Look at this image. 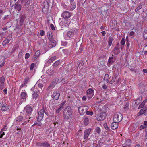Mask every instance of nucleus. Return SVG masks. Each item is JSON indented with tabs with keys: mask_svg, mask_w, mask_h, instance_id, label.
I'll return each instance as SVG.
<instances>
[{
	"mask_svg": "<svg viewBox=\"0 0 147 147\" xmlns=\"http://www.w3.org/2000/svg\"><path fill=\"white\" fill-rule=\"evenodd\" d=\"M72 113V110L71 107L68 106L65 109L63 113V116L65 119L68 120L71 118Z\"/></svg>",
	"mask_w": 147,
	"mask_h": 147,
	"instance_id": "nucleus-1",
	"label": "nucleus"
},
{
	"mask_svg": "<svg viewBox=\"0 0 147 147\" xmlns=\"http://www.w3.org/2000/svg\"><path fill=\"white\" fill-rule=\"evenodd\" d=\"M116 76H115L113 75L112 77V79H110L111 77H109V76L108 74H106L105 75L104 80L107 83H109L110 84L113 83L115 81Z\"/></svg>",
	"mask_w": 147,
	"mask_h": 147,
	"instance_id": "nucleus-2",
	"label": "nucleus"
},
{
	"mask_svg": "<svg viewBox=\"0 0 147 147\" xmlns=\"http://www.w3.org/2000/svg\"><path fill=\"white\" fill-rule=\"evenodd\" d=\"M123 118V116L121 113H116L114 115L113 118L114 121L119 122L121 121Z\"/></svg>",
	"mask_w": 147,
	"mask_h": 147,
	"instance_id": "nucleus-3",
	"label": "nucleus"
},
{
	"mask_svg": "<svg viewBox=\"0 0 147 147\" xmlns=\"http://www.w3.org/2000/svg\"><path fill=\"white\" fill-rule=\"evenodd\" d=\"M108 6L107 5H104L102 7L101 11V14L104 16H107L109 13V12H108Z\"/></svg>",
	"mask_w": 147,
	"mask_h": 147,
	"instance_id": "nucleus-4",
	"label": "nucleus"
},
{
	"mask_svg": "<svg viewBox=\"0 0 147 147\" xmlns=\"http://www.w3.org/2000/svg\"><path fill=\"white\" fill-rule=\"evenodd\" d=\"M31 90H32V95L33 98L35 99H37L38 96V90L35 88V86L33 87Z\"/></svg>",
	"mask_w": 147,
	"mask_h": 147,
	"instance_id": "nucleus-5",
	"label": "nucleus"
},
{
	"mask_svg": "<svg viewBox=\"0 0 147 147\" xmlns=\"http://www.w3.org/2000/svg\"><path fill=\"white\" fill-rule=\"evenodd\" d=\"M88 109V107L85 106L79 107L78 108V111L80 115H82L86 112Z\"/></svg>",
	"mask_w": 147,
	"mask_h": 147,
	"instance_id": "nucleus-6",
	"label": "nucleus"
},
{
	"mask_svg": "<svg viewBox=\"0 0 147 147\" xmlns=\"http://www.w3.org/2000/svg\"><path fill=\"white\" fill-rule=\"evenodd\" d=\"M106 117V114L105 112H102L98 114L97 116V119L98 121H102L104 120Z\"/></svg>",
	"mask_w": 147,
	"mask_h": 147,
	"instance_id": "nucleus-7",
	"label": "nucleus"
},
{
	"mask_svg": "<svg viewBox=\"0 0 147 147\" xmlns=\"http://www.w3.org/2000/svg\"><path fill=\"white\" fill-rule=\"evenodd\" d=\"M86 93L88 98L90 99L94 95V90L92 88H89L87 90Z\"/></svg>",
	"mask_w": 147,
	"mask_h": 147,
	"instance_id": "nucleus-8",
	"label": "nucleus"
},
{
	"mask_svg": "<svg viewBox=\"0 0 147 147\" xmlns=\"http://www.w3.org/2000/svg\"><path fill=\"white\" fill-rule=\"evenodd\" d=\"M60 95L59 92V91L56 90L53 92L51 96L54 100H56L58 99Z\"/></svg>",
	"mask_w": 147,
	"mask_h": 147,
	"instance_id": "nucleus-9",
	"label": "nucleus"
},
{
	"mask_svg": "<svg viewBox=\"0 0 147 147\" xmlns=\"http://www.w3.org/2000/svg\"><path fill=\"white\" fill-rule=\"evenodd\" d=\"M59 79L56 78L54 79L52 82L50 86L48 88V89H53L54 86L58 82Z\"/></svg>",
	"mask_w": 147,
	"mask_h": 147,
	"instance_id": "nucleus-10",
	"label": "nucleus"
},
{
	"mask_svg": "<svg viewBox=\"0 0 147 147\" xmlns=\"http://www.w3.org/2000/svg\"><path fill=\"white\" fill-rule=\"evenodd\" d=\"M44 110L43 109H41L38 112V121H40L42 119L44 115Z\"/></svg>",
	"mask_w": 147,
	"mask_h": 147,
	"instance_id": "nucleus-11",
	"label": "nucleus"
},
{
	"mask_svg": "<svg viewBox=\"0 0 147 147\" xmlns=\"http://www.w3.org/2000/svg\"><path fill=\"white\" fill-rule=\"evenodd\" d=\"M5 78L3 76L0 77V89H2L4 87Z\"/></svg>",
	"mask_w": 147,
	"mask_h": 147,
	"instance_id": "nucleus-12",
	"label": "nucleus"
},
{
	"mask_svg": "<svg viewBox=\"0 0 147 147\" xmlns=\"http://www.w3.org/2000/svg\"><path fill=\"white\" fill-rule=\"evenodd\" d=\"M49 41L48 45V47L52 48L55 46L56 44V42L55 40H53V39H51V40H50Z\"/></svg>",
	"mask_w": 147,
	"mask_h": 147,
	"instance_id": "nucleus-13",
	"label": "nucleus"
},
{
	"mask_svg": "<svg viewBox=\"0 0 147 147\" xmlns=\"http://www.w3.org/2000/svg\"><path fill=\"white\" fill-rule=\"evenodd\" d=\"M91 131V129L90 128H88L85 130L84 132V139H86L88 137Z\"/></svg>",
	"mask_w": 147,
	"mask_h": 147,
	"instance_id": "nucleus-14",
	"label": "nucleus"
},
{
	"mask_svg": "<svg viewBox=\"0 0 147 147\" xmlns=\"http://www.w3.org/2000/svg\"><path fill=\"white\" fill-rule=\"evenodd\" d=\"M32 108L31 107L27 105L25 107L24 111L27 114H29L32 111Z\"/></svg>",
	"mask_w": 147,
	"mask_h": 147,
	"instance_id": "nucleus-15",
	"label": "nucleus"
},
{
	"mask_svg": "<svg viewBox=\"0 0 147 147\" xmlns=\"http://www.w3.org/2000/svg\"><path fill=\"white\" fill-rule=\"evenodd\" d=\"M71 15L70 12L68 11H65L63 13L62 15V16L64 18H68L70 17Z\"/></svg>",
	"mask_w": 147,
	"mask_h": 147,
	"instance_id": "nucleus-16",
	"label": "nucleus"
},
{
	"mask_svg": "<svg viewBox=\"0 0 147 147\" xmlns=\"http://www.w3.org/2000/svg\"><path fill=\"white\" fill-rule=\"evenodd\" d=\"M12 36L11 35H9L6 38L3 42V45H6L8 43L11 39Z\"/></svg>",
	"mask_w": 147,
	"mask_h": 147,
	"instance_id": "nucleus-17",
	"label": "nucleus"
},
{
	"mask_svg": "<svg viewBox=\"0 0 147 147\" xmlns=\"http://www.w3.org/2000/svg\"><path fill=\"white\" fill-rule=\"evenodd\" d=\"M56 59V57L54 56L51 58L47 61V63H45V65H49L51 63L53 62Z\"/></svg>",
	"mask_w": 147,
	"mask_h": 147,
	"instance_id": "nucleus-18",
	"label": "nucleus"
},
{
	"mask_svg": "<svg viewBox=\"0 0 147 147\" xmlns=\"http://www.w3.org/2000/svg\"><path fill=\"white\" fill-rule=\"evenodd\" d=\"M118 126V122L114 121L113 122L111 125V127L113 130H114L117 128Z\"/></svg>",
	"mask_w": 147,
	"mask_h": 147,
	"instance_id": "nucleus-19",
	"label": "nucleus"
},
{
	"mask_svg": "<svg viewBox=\"0 0 147 147\" xmlns=\"http://www.w3.org/2000/svg\"><path fill=\"white\" fill-rule=\"evenodd\" d=\"M21 96L22 99L25 100V99L27 97V95L26 92H25V90H22L21 94Z\"/></svg>",
	"mask_w": 147,
	"mask_h": 147,
	"instance_id": "nucleus-20",
	"label": "nucleus"
},
{
	"mask_svg": "<svg viewBox=\"0 0 147 147\" xmlns=\"http://www.w3.org/2000/svg\"><path fill=\"white\" fill-rule=\"evenodd\" d=\"M21 3L23 6L28 5L30 4V2L31 0H21Z\"/></svg>",
	"mask_w": 147,
	"mask_h": 147,
	"instance_id": "nucleus-21",
	"label": "nucleus"
},
{
	"mask_svg": "<svg viewBox=\"0 0 147 147\" xmlns=\"http://www.w3.org/2000/svg\"><path fill=\"white\" fill-rule=\"evenodd\" d=\"M63 104L62 103L61 104V105L59 106V108L57 109H55V111L57 113H59L60 111L63 109Z\"/></svg>",
	"mask_w": 147,
	"mask_h": 147,
	"instance_id": "nucleus-22",
	"label": "nucleus"
},
{
	"mask_svg": "<svg viewBox=\"0 0 147 147\" xmlns=\"http://www.w3.org/2000/svg\"><path fill=\"white\" fill-rule=\"evenodd\" d=\"M147 108L146 107H144V109H141L139 111V112L137 114V116H139L140 115H142L143 114L144 112L145 111H146L147 110Z\"/></svg>",
	"mask_w": 147,
	"mask_h": 147,
	"instance_id": "nucleus-23",
	"label": "nucleus"
},
{
	"mask_svg": "<svg viewBox=\"0 0 147 147\" xmlns=\"http://www.w3.org/2000/svg\"><path fill=\"white\" fill-rule=\"evenodd\" d=\"M47 35L48 37L49 40L53 39L52 33L50 31H49L48 32Z\"/></svg>",
	"mask_w": 147,
	"mask_h": 147,
	"instance_id": "nucleus-24",
	"label": "nucleus"
},
{
	"mask_svg": "<svg viewBox=\"0 0 147 147\" xmlns=\"http://www.w3.org/2000/svg\"><path fill=\"white\" fill-rule=\"evenodd\" d=\"M25 19L24 16L22 15L21 16L20 18V23L21 25L23 24V22Z\"/></svg>",
	"mask_w": 147,
	"mask_h": 147,
	"instance_id": "nucleus-25",
	"label": "nucleus"
},
{
	"mask_svg": "<svg viewBox=\"0 0 147 147\" xmlns=\"http://www.w3.org/2000/svg\"><path fill=\"white\" fill-rule=\"evenodd\" d=\"M74 33L71 31H69L67 32V37H71L74 36Z\"/></svg>",
	"mask_w": 147,
	"mask_h": 147,
	"instance_id": "nucleus-26",
	"label": "nucleus"
},
{
	"mask_svg": "<svg viewBox=\"0 0 147 147\" xmlns=\"http://www.w3.org/2000/svg\"><path fill=\"white\" fill-rule=\"evenodd\" d=\"M47 72L49 75H52L54 74V71L53 69L50 68L47 70Z\"/></svg>",
	"mask_w": 147,
	"mask_h": 147,
	"instance_id": "nucleus-27",
	"label": "nucleus"
},
{
	"mask_svg": "<svg viewBox=\"0 0 147 147\" xmlns=\"http://www.w3.org/2000/svg\"><path fill=\"white\" fill-rule=\"evenodd\" d=\"M113 57H110L109 59V60L108 63V65L110 66L111 64L113 62Z\"/></svg>",
	"mask_w": 147,
	"mask_h": 147,
	"instance_id": "nucleus-28",
	"label": "nucleus"
},
{
	"mask_svg": "<svg viewBox=\"0 0 147 147\" xmlns=\"http://www.w3.org/2000/svg\"><path fill=\"white\" fill-rule=\"evenodd\" d=\"M23 119V117L22 116H19L16 118L15 120V122H20Z\"/></svg>",
	"mask_w": 147,
	"mask_h": 147,
	"instance_id": "nucleus-29",
	"label": "nucleus"
},
{
	"mask_svg": "<svg viewBox=\"0 0 147 147\" xmlns=\"http://www.w3.org/2000/svg\"><path fill=\"white\" fill-rule=\"evenodd\" d=\"M19 0H11L10 2V5L12 7H13L15 4L18 2Z\"/></svg>",
	"mask_w": 147,
	"mask_h": 147,
	"instance_id": "nucleus-30",
	"label": "nucleus"
},
{
	"mask_svg": "<svg viewBox=\"0 0 147 147\" xmlns=\"http://www.w3.org/2000/svg\"><path fill=\"white\" fill-rule=\"evenodd\" d=\"M64 21L65 23V26H67L69 25L70 23L69 20L64 19Z\"/></svg>",
	"mask_w": 147,
	"mask_h": 147,
	"instance_id": "nucleus-31",
	"label": "nucleus"
},
{
	"mask_svg": "<svg viewBox=\"0 0 147 147\" xmlns=\"http://www.w3.org/2000/svg\"><path fill=\"white\" fill-rule=\"evenodd\" d=\"M64 19L60 18L59 22L60 25L61 26H65V23L64 22Z\"/></svg>",
	"mask_w": 147,
	"mask_h": 147,
	"instance_id": "nucleus-32",
	"label": "nucleus"
},
{
	"mask_svg": "<svg viewBox=\"0 0 147 147\" xmlns=\"http://www.w3.org/2000/svg\"><path fill=\"white\" fill-rule=\"evenodd\" d=\"M21 6L20 4H17L15 7V9L18 11H19L21 10Z\"/></svg>",
	"mask_w": 147,
	"mask_h": 147,
	"instance_id": "nucleus-33",
	"label": "nucleus"
},
{
	"mask_svg": "<svg viewBox=\"0 0 147 147\" xmlns=\"http://www.w3.org/2000/svg\"><path fill=\"white\" fill-rule=\"evenodd\" d=\"M113 40V39L112 37L110 36L109 37L108 42V44L109 46L111 45Z\"/></svg>",
	"mask_w": 147,
	"mask_h": 147,
	"instance_id": "nucleus-34",
	"label": "nucleus"
},
{
	"mask_svg": "<svg viewBox=\"0 0 147 147\" xmlns=\"http://www.w3.org/2000/svg\"><path fill=\"white\" fill-rule=\"evenodd\" d=\"M4 59L2 58H0V67H2L4 64Z\"/></svg>",
	"mask_w": 147,
	"mask_h": 147,
	"instance_id": "nucleus-35",
	"label": "nucleus"
},
{
	"mask_svg": "<svg viewBox=\"0 0 147 147\" xmlns=\"http://www.w3.org/2000/svg\"><path fill=\"white\" fill-rule=\"evenodd\" d=\"M50 144L46 142H43L42 143V146L43 147H50Z\"/></svg>",
	"mask_w": 147,
	"mask_h": 147,
	"instance_id": "nucleus-36",
	"label": "nucleus"
},
{
	"mask_svg": "<svg viewBox=\"0 0 147 147\" xmlns=\"http://www.w3.org/2000/svg\"><path fill=\"white\" fill-rule=\"evenodd\" d=\"M126 45L127 46V47H126V49L127 51H130V50L129 49V47L130 45V42L129 40H127Z\"/></svg>",
	"mask_w": 147,
	"mask_h": 147,
	"instance_id": "nucleus-37",
	"label": "nucleus"
},
{
	"mask_svg": "<svg viewBox=\"0 0 147 147\" xmlns=\"http://www.w3.org/2000/svg\"><path fill=\"white\" fill-rule=\"evenodd\" d=\"M120 44L121 45H122L121 47V49H122L124 45L125 44V39L124 38H122V39L120 42Z\"/></svg>",
	"mask_w": 147,
	"mask_h": 147,
	"instance_id": "nucleus-38",
	"label": "nucleus"
},
{
	"mask_svg": "<svg viewBox=\"0 0 147 147\" xmlns=\"http://www.w3.org/2000/svg\"><path fill=\"white\" fill-rule=\"evenodd\" d=\"M1 108V110L3 111H6L9 109L7 106L6 105L2 106Z\"/></svg>",
	"mask_w": 147,
	"mask_h": 147,
	"instance_id": "nucleus-39",
	"label": "nucleus"
},
{
	"mask_svg": "<svg viewBox=\"0 0 147 147\" xmlns=\"http://www.w3.org/2000/svg\"><path fill=\"white\" fill-rule=\"evenodd\" d=\"M131 143V142L130 140H127L125 142V144L126 146H130Z\"/></svg>",
	"mask_w": 147,
	"mask_h": 147,
	"instance_id": "nucleus-40",
	"label": "nucleus"
},
{
	"mask_svg": "<svg viewBox=\"0 0 147 147\" xmlns=\"http://www.w3.org/2000/svg\"><path fill=\"white\" fill-rule=\"evenodd\" d=\"M84 122L85 125H88L89 123V120L88 118H85L84 119Z\"/></svg>",
	"mask_w": 147,
	"mask_h": 147,
	"instance_id": "nucleus-41",
	"label": "nucleus"
},
{
	"mask_svg": "<svg viewBox=\"0 0 147 147\" xmlns=\"http://www.w3.org/2000/svg\"><path fill=\"white\" fill-rule=\"evenodd\" d=\"M60 61H55L53 65V66L54 67H57L60 63Z\"/></svg>",
	"mask_w": 147,
	"mask_h": 147,
	"instance_id": "nucleus-42",
	"label": "nucleus"
},
{
	"mask_svg": "<svg viewBox=\"0 0 147 147\" xmlns=\"http://www.w3.org/2000/svg\"><path fill=\"white\" fill-rule=\"evenodd\" d=\"M71 8L72 10L74 9L76 7V4L75 3H72L71 5Z\"/></svg>",
	"mask_w": 147,
	"mask_h": 147,
	"instance_id": "nucleus-43",
	"label": "nucleus"
},
{
	"mask_svg": "<svg viewBox=\"0 0 147 147\" xmlns=\"http://www.w3.org/2000/svg\"><path fill=\"white\" fill-rule=\"evenodd\" d=\"M55 119H56L54 123L55 125H56V124H58L60 123L59 122V119L57 117V118L56 117H55Z\"/></svg>",
	"mask_w": 147,
	"mask_h": 147,
	"instance_id": "nucleus-44",
	"label": "nucleus"
},
{
	"mask_svg": "<svg viewBox=\"0 0 147 147\" xmlns=\"http://www.w3.org/2000/svg\"><path fill=\"white\" fill-rule=\"evenodd\" d=\"M40 54V51L39 50L37 51L35 53V56L36 57H38L39 56Z\"/></svg>",
	"mask_w": 147,
	"mask_h": 147,
	"instance_id": "nucleus-45",
	"label": "nucleus"
},
{
	"mask_svg": "<svg viewBox=\"0 0 147 147\" xmlns=\"http://www.w3.org/2000/svg\"><path fill=\"white\" fill-rule=\"evenodd\" d=\"M43 142H38L36 143V145L38 146H42Z\"/></svg>",
	"mask_w": 147,
	"mask_h": 147,
	"instance_id": "nucleus-46",
	"label": "nucleus"
},
{
	"mask_svg": "<svg viewBox=\"0 0 147 147\" xmlns=\"http://www.w3.org/2000/svg\"><path fill=\"white\" fill-rule=\"evenodd\" d=\"M103 126L105 129L109 131V128L108 125H107L106 123H105L104 124Z\"/></svg>",
	"mask_w": 147,
	"mask_h": 147,
	"instance_id": "nucleus-47",
	"label": "nucleus"
},
{
	"mask_svg": "<svg viewBox=\"0 0 147 147\" xmlns=\"http://www.w3.org/2000/svg\"><path fill=\"white\" fill-rule=\"evenodd\" d=\"M96 132L98 134H100L101 132V130L100 129V128L98 127H97L96 129Z\"/></svg>",
	"mask_w": 147,
	"mask_h": 147,
	"instance_id": "nucleus-48",
	"label": "nucleus"
},
{
	"mask_svg": "<svg viewBox=\"0 0 147 147\" xmlns=\"http://www.w3.org/2000/svg\"><path fill=\"white\" fill-rule=\"evenodd\" d=\"M86 112V115H92L93 114V112L92 111H90L87 110Z\"/></svg>",
	"mask_w": 147,
	"mask_h": 147,
	"instance_id": "nucleus-49",
	"label": "nucleus"
},
{
	"mask_svg": "<svg viewBox=\"0 0 147 147\" xmlns=\"http://www.w3.org/2000/svg\"><path fill=\"white\" fill-rule=\"evenodd\" d=\"M144 107H146V106H145L144 105H142V104H141L140 105H139L138 107V109H140L141 108H142V109H144Z\"/></svg>",
	"mask_w": 147,
	"mask_h": 147,
	"instance_id": "nucleus-50",
	"label": "nucleus"
},
{
	"mask_svg": "<svg viewBox=\"0 0 147 147\" xmlns=\"http://www.w3.org/2000/svg\"><path fill=\"white\" fill-rule=\"evenodd\" d=\"M38 87L42 89V88L43 87V85L42 83H38Z\"/></svg>",
	"mask_w": 147,
	"mask_h": 147,
	"instance_id": "nucleus-51",
	"label": "nucleus"
},
{
	"mask_svg": "<svg viewBox=\"0 0 147 147\" xmlns=\"http://www.w3.org/2000/svg\"><path fill=\"white\" fill-rule=\"evenodd\" d=\"M35 65V64L34 63H33L31 64L30 65V69L31 70H33Z\"/></svg>",
	"mask_w": 147,
	"mask_h": 147,
	"instance_id": "nucleus-52",
	"label": "nucleus"
},
{
	"mask_svg": "<svg viewBox=\"0 0 147 147\" xmlns=\"http://www.w3.org/2000/svg\"><path fill=\"white\" fill-rule=\"evenodd\" d=\"M7 129V128H6V126H5V127H4V128L3 129H2L1 130V133H2V132L3 131H6Z\"/></svg>",
	"mask_w": 147,
	"mask_h": 147,
	"instance_id": "nucleus-53",
	"label": "nucleus"
},
{
	"mask_svg": "<svg viewBox=\"0 0 147 147\" xmlns=\"http://www.w3.org/2000/svg\"><path fill=\"white\" fill-rule=\"evenodd\" d=\"M30 57V54L29 53H27L25 55V59H28Z\"/></svg>",
	"mask_w": 147,
	"mask_h": 147,
	"instance_id": "nucleus-54",
	"label": "nucleus"
},
{
	"mask_svg": "<svg viewBox=\"0 0 147 147\" xmlns=\"http://www.w3.org/2000/svg\"><path fill=\"white\" fill-rule=\"evenodd\" d=\"M129 106V104L128 102H127L126 103L125 107H124V109H127Z\"/></svg>",
	"mask_w": 147,
	"mask_h": 147,
	"instance_id": "nucleus-55",
	"label": "nucleus"
},
{
	"mask_svg": "<svg viewBox=\"0 0 147 147\" xmlns=\"http://www.w3.org/2000/svg\"><path fill=\"white\" fill-rule=\"evenodd\" d=\"M142 7V6L141 5H139V6H138V7L136 8L135 9V11H138Z\"/></svg>",
	"mask_w": 147,
	"mask_h": 147,
	"instance_id": "nucleus-56",
	"label": "nucleus"
},
{
	"mask_svg": "<svg viewBox=\"0 0 147 147\" xmlns=\"http://www.w3.org/2000/svg\"><path fill=\"white\" fill-rule=\"evenodd\" d=\"M50 27L53 30H55V28L54 27V26L52 24H51L50 25Z\"/></svg>",
	"mask_w": 147,
	"mask_h": 147,
	"instance_id": "nucleus-57",
	"label": "nucleus"
},
{
	"mask_svg": "<svg viewBox=\"0 0 147 147\" xmlns=\"http://www.w3.org/2000/svg\"><path fill=\"white\" fill-rule=\"evenodd\" d=\"M40 34L41 36H42L45 34V32L43 30H40Z\"/></svg>",
	"mask_w": 147,
	"mask_h": 147,
	"instance_id": "nucleus-58",
	"label": "nucleus"
},
{
	"mask_svg": "<svg viewBox=\"0 0 147 147\" xmlns=\"http://www.w3.org/2000/svg\"><path fill=\"white\" fill-rule=\"evenodd\" d=\"M5 134V133L3 131L2 133H1V131L0 133V138H1Z\"/></svg>",
	"mask_w": 147,
	"mask_h": 147,
	"instance_id": "nucleus-59",
	"label": "nucleus"
},
{
	"mask_svg": "<svg viewBox=\"0 0 147 147\" xmlns=\"http://www.w3.org/2000/svg\"><path fill=\"white\" fill-rule=\"evenodd\" d=\"M102 88L104 89H106L107 88V86L105 84H104L102 86Z\"/></svg>",
	"mask_w": 147,
	"mask_h": 147,
	"instance_id": "nucleus-60",
	"label": "nucleus"
},
{
	"mask_svg": "<svg viewBox=\"0 0 147 147\" xmlns=\"http://www.w3.org/2000/svg\"><path fill=\"white\" fill-rule=\"evenodd\" d=\"M35 125L38 126H41V123H35L33 125Z\"/></svg>",
	"mask_w": 147,
	"mask_h": 147,
	"instance_id": "nucleus-61",
	"label": "nucleus"
},
{
	"mask_svg": "<svg viewBox=\"0 0 147 147\" xmlns=\"http://www.w3.org/2000/svg\"><path fill=\"white\" fill-rule=\"evenodd\" d=\"M17 48L16 47H13L12 49V51L11 52V53L14 52L17 49Z\"/></svg>",
	"mask_w": 147,
	"mask_h": 147,
	"instance_id": "nucleus-62",
	"label": "nucleus"
},
{
	"mask_svg": "<svg viewBox=\"0 0 147 147\" xmlns=\"http://www.w3.org/2000/svg\"><path fill=\"white\" fill-rule=\"evenodd\" d=\"M134 34V32L133 31H131L130 32V33L129 34V35L130 36H133Z\"/></svg>",
	"mask_w": 147,
	"mask_h": 147,
	"instance_id": "nucleus-63",
	"label": "nucleus"
},
{
	"mask_svg": "<svg viewBox=\"0 0 147 147\" xmlns=\"http://www.w3.org/2000/svg\"><path fill=\"white\" fill-rule=\"evenodd\" d=\"M82 100H83L84 101L86 100V96H83L82 98Z\"/></svg>",
	"mask_w": 147,
	"mask_h": 147,
	"instance_id": "nucleus-64",
	"label": "nucleus"
}]
</instances>
